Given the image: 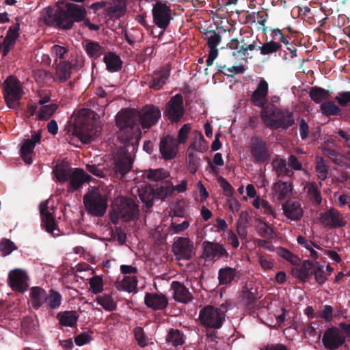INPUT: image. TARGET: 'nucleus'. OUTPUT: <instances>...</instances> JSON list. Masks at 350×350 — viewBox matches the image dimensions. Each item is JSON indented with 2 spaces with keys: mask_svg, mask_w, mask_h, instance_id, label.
Returning <instances> with one entry per match:
<instances>
[{
  "mask_svg": "<svg viewBox=\"0 0 350 350\" xmlns=\"http://www.w3.org/2000/svg\"><path fill=\"white\" fill-rule=\"evenodd\" d=\"M83 204L88 214L99 217L105 214L108 200L105 195L92 191L84 195Z\"/></svg>",
  "mask_w": 350,
  "mask_h": 350,
  "instance_id": "obj_7",
  "label": "nucleus"
},
{
  "mask_svg": "<svg viewBox=\"0 0 350 350\" xmlns=\"http://www.w3.org/2000/svg\"><path fill=\"white\" fill-rule=\"evenodd\" d=\"M81 128L75 126L73 134L77 137L83 144H90L98 135V127L95 125L93 120H81Z\"/></svg>",
  "mask_w": 350,
  "mask_h": 350,
  "instance_id": "obj_13",
  "label": "nucleus"
},
{
  "mask_svg": "<svg viewBox=\"0 0 350 350\" xmlns=\"http://www.w3.org/2000/svg\"><path fill=\"white\" fill-rule=\"evenodd\" d=\"M48 294L44 288L40 286L31 288L29 301L33 309L38 310L41 308L46 302Z\"/></svg>",
  "mask_w": 350,
  "mask_h": 350,
  "instance_id": "obj_27",
  "label": "nucleus"
},
{
  "mask_svg": "<svg viewBox=\"0 0 350 350\" xmlns=\"http://www.w3.org/2000/svg\"><path fill=\"white\" fill-rule=\"evenodd\" d=\"M85 51L87 54L92 59L99 58L105 52L103 46L97 42L89 41L86 43Z\"/></svg>",
  "mask_w": 350,
  "mask_h": 350,
  "instance_id": "obj_41",
  "label": "nucleus"
},
{
  "mask_svg": "<svg viewBox=\"0 0 350 350\" xmlns=\"http://www.w3.org/2000/svg\"><path fill=\"white\" fill-rule=\"evenodd\" d=\"M137 285V280L135 276H124L122 281L116 283V287L118 291L128 293L134 291Z\"/></svg>",
  "mask_w": 350,
  "mask_h": 350,
  "instance_id": "obj_37",
  "label": "nucleus"
},
{
  "mask_svg": "<svg viewBox=\"0 0 350 350\" xmlns=\"http://www.w3.org/2000/svg\"><path fill=\"white\" fill-rule=\"evenodd\" d=\"M250 38V36L241 37L240 40L238 38H232L228 42V48L234 50L232 52L233 56H239L241 57L244 51H245L244 48H246L245 46L250 42L247 40Z\"/></svg>",
  "mask_w": 350,
  "mask_h": 350,
  "instance_id": "obj_34",
  "label": "nucleus"
},
{
  "mask_svg": "<svg viewBox=\"0 0 350 350\" xmlns=\"http://www.w3.org/2000/svg\"><path fill=\"white\" fill-rule=\"evenodd\" d=\"M174 291V299L182 303H189L193 300V295L189 289L178 281H173L171 284Z\"/></svg>",
  "mask_w": 350,
  "mask_h": 350,
  "instance_id": "obj_28",
  "label": "nucleus"
},
{
  "mask_svg": "<svg viewBox=\"0 0 350 350\" xmlns=\"http://www.w3.org/2000/svg\"><path fill=\"white\" fill-rule=\"evenodd\" d=\"M312 275H314L316 282L322 286L327 280L328 275L325 273L324 266L319 262L315 261L311 271Z\"/></svg>",
  "mask_w": 350,
  "mask_h": 350,
  "instance_id": "obj_43",
  "label": "nucleus"
},
{
  "mask_svg": "<svg viewBox=\"0 0 350 350\" xmlns=\"http://www.w3.org/2000/svg\"><path fill=\"white\" fill-rule=\"evenodd\" d=\"M315 170L317 172V176L321 180H324L327 178L328 170L323 158H320V159L317 161Z\"/></svg>",
  "mask_w": 350,
  "mask_h": 350,
  "instance_id": "obj_62",
  "label": "nucleus"
},
{
  "mask_svg": "<svg viewBox=\"0 0 350 350\" xmlns=\"http://www.w3.org/2000/svg\"><path fill=\"white\" fill-rule=\"evenodd\" d=\"M260 117L267 126L273 130H286L295 123L293 113L288 109H280L273 104L269 105L260 112Z\"/></svg>",
  "mask_w": 350,
  "mask_h": 350,
  "instance_id": "obj_3",
  "label": "nucleus"
},
{
  "mask_svg": "<svg viewBox=\"0 0 350 350\" xmlns=\"http://www.w3.org/2000/svg\"><path fill=\"white\" fill-rule=\"evenodd\" d=\"M187 163L191 174H195L200 165V157L193 152L187 150Z\"/></svg>",
  "mask_w": 350,
  "mask_h": 350,
  "instance_id": "obj_51",
  "label": "nucleus"
},
{
  "mask_svg": "<svg viewBox=\"0 0 350 350\" xmlns=\"http://www.w3.org/2000/svg\"><path fill=\"white\" fill-rule=\"evenodd\" d=\"M107 70L110 72L120 71L122 68V61L120 57L113 52H108L103 57Z\"/></svg>",
  "mask_w": 350,
  "mask_h": 350,
  "instance_id": "obj_33",
  "label": "nucleus"
},
{
  "mask_svg": "<svg viewBox=\"0 0 350 350\" xmlns=\"http://www.w3.org/2000/svg\"><path fill=\"white\" fill-rule=\"evenodd\" d=\"M319 219L324 226L329 228H339L345 226L347 224L343 215L334 208L321 213Z\"/></svg>",
  "mask_w": 350,
  "mask_h": 350,
  "instance_id": "obj_19",
  "label": "nucleus"
},
{
  "mask_svg": "<svg viewBox=\"0 0 350 350\" xmlns=\"http://www.w3.org/2000/svg\"><path fill=\"white\" fill-rule=\"evenodd\" d=\"M46 303V306L50 309L58 308L62 303L61 294L53 289H50L49 295H48V298Z\"/></svg>",
  "mask_w": 350,
  "mask_h": 350,
  "instance_id": "obj_50",
  "label": "nucleus"
},
{
  "mask_svg": "<svg viewBox=\"0 0 350 350\" xmlns=\"http://www.w3.org/2000/svg\"><path fill=\"white\" fill-rule=\"evenodd\" d=\"M3 98L10 109H17L24 91L21 81L14 76H8L2 84Z\"/></svg>",
  "mask_w": 350,
  "mask_h": 350,
  "instance_id": "obj_6",
  "label": "nucleus"
},
{
  "mask_svg": "<svg viewBox=\"0 0 350 350\" xmlns=\"http://www.w3.org/2000/svg\"><path fill=\"white\" fill-rule=\"evenodd\" d=\"M16 249L17 247L14 243L10 239H3L0 241V252L4 256L10 254Z\"/></svg>",
  "mask_w": 350,
  "mask_h": 350,
  "instance_id": "obj_56",
  "label": "nucleus"
},
{
  "mask_svg": "<svg viewBox=\"0 0 350 350\" xmlns=\"http://www.w3.org/2000/svg\"><path fill=\"white\" fill-rule=\"evenodd\" d=\"M166 341L177 347L184 343L183 334L178 329H171L166 337Z\"/></svg>",
  "mask_w": 350,
  "mask_h": 350,
  "instance_id": "obj_48",
  "label": "nucleus"
},
{
  "mask_svg": "<svg viewBox=\"0 0 350 350\" xmlns=\"http://www.w3.org/2000/svg\"><path fill=\"white\" fill-rule=\"evenodd\" d=\"M269 92L268 83L261 79L256 87V89L252 92L250 101L253 105L260 107L263 111L269 104L267 103V95Z\"/></svg>",
  "mask_w": 350,
  "mask_h": 350,
  "instance_id": "obj_21",
  "label": "nucleus"
},
{
  "mask_svg": "<svg viewBox=\"0 0 350 350\" xmlns=\"http://www.w3.org/2000/svg\"><path fill=\"white\" fill-rule=\"evenodd\" d=\"M138 195L141 201L146 206V212H148L152 207L155 200L154 188L150 185L142 187L138 189Z\"/></svg>",
  "mask_w": 350,
  "mask_h": 350,
  "instance_id": "obj_31",
  "label": "nucleus"
},
{
  "mask_svg": "<svg viewBox=\"0 0 350 350\" xmlns=\"http://www.w3.org/2000/svg\"><path fill=\"white\" fill-rule=\"evenodd\" d=\"M72 172V169L70 167L63 164L57 165L53 169V173L60 183L67 182Z\"/></svg>",
  "mask_w": 350,
  "mask_h": 350,
  "instance_id": "obj_42",
  "label": "nucleus"
},
{
  "mask_svg": "<svg viewBox=\"0 0 350 350\" xmlns=\"http://www.w3.org/2000/svg\"><path fill=\"white\" fill-rule=\"evenodd\" d=\"M90 286L92 293H99L103 291V281L100 276L95 275L90 280Z\"/></svg>",
  "mask_w": 350,
  "mask_h": 350,
  "instance_id": "obj_59",
  "label": "nucleus"
},
{
  "mask_svg": "<svg viewBox=\"0 0 350 350\" xmlns=\"http://www.w3.org/2000/svg\"><path fill=\"white\" fill-rule=\"evenodd\" d=\"M207 149V146L205 144V140L201 133H198V136L193 139L187 148L188 151H198L203 152Z\"/></svg>",
  "mask_w": 350,
  "mask_h": 350,
  "instance_id": "obj_49",
  "label": "nucleus"
},
{
  "mask_svg": "<svg viewBox=\"0 0 350 350\" xmlns=\"http://www.w3.org/2000/svg\"><path fill=\"white\" fill-rule=\"evenodd\" d=\"M139 210L138 205L131 198L120 197L117 198L113 210L110 213V219L113 224H117L119 219L124 221H129L137 218Z\"/></svg>",
  "mask_w": 350,
  "mask_h": 350,
  "instance_id": "obj_5",
  "label": "nucleus"
},
{
  "mask_svg": "<svg viewBox=\"0 0 350 350\" xmlns=\"http://www.w3.org/2000/svg\"><path fill=\"white\" fill-rule=\"evenodd\" d=\"M159 150L164 159H174L177 154L176 140L170 135H166L160 142Z\"/></svg>",
  "mask_w": 350,
  "mask_h": 350,
  "instance_id": "obj_23",
  "label": "nucleus"
},
{
  "mask_svg": "<svg viewBox=\"0 0 350 350\" xmlns=\"http://www.w3.org/2000/svg\"><path fill=\"white\" fill-rule=\"evenodd\" d=\"M72 65L68 61L60 62L56 68V75L61 83L66 81L71 75Z\"/></svg>",
  "mask_w": 350,
  "mask_h": 350,
  "instance_id": "obj_36",
  "label": "nucleus"
},
{
  "mask_svg": "<svg viewBox=\"0 0 350 350\" xmlns=\"http://www.w3.org/2000/svg\"><path fill=\"white\" fill-rule=\"evenodd\" d=\"M28 280L29 277L25 271L21 269H15L9 272L8 283L13 291L24 293L29 287Z\"/></svg>",
  "mask_w": 350,
  "mask_h": 350,
  "instance_id": "obj_16",
  "label": "nucleus"
},
{
  "mask_svg": "<svg viewBox=\"0 0 350 350\" xmlns=\"http://www.w3.org/2000/svg\"><path fill=\"white\" fill-rule=\"evenodd\" d=\"M282 210L286 217L298 221L303 216L301 204L297 201L287 200L282 204Z\"/></svg>",
  "mask_w": 350,
  "mask_h": 350,
  "instance_id": "obj_29",
  "label": "nucleus"
},
{
  "mask_svg": "<svg viewBox=\"0 0 350 350\" xmlns=\"http://www.w3.org/2000/svg\"><path fill=\"white\" fill-rule=\"evenodd\" d=\"M281 47L282 45L280 42L270 40L264 42L260 46H258V49L262 55H267L278 51Z\"/></svg>",
  "mask_w": 350,
  "mask_h": 350,
  "instance_id": "obj_47",
  "label": "nucleus"
},
{
  "mask_svg": "<svg viewBox=\"0 0 350 350\" xmlns=\"http://www.w3.org/2000/svg\"><path fill=\"white\" fill-rule=\"evenodd\" d=\"M257 231L262 238L270 239L273 237V230L265 222L260 221L257 226Z\"/></svg>",
  "mask_w": 350,
  "mask_h": 350,
  "instance_id": "obj_58",
  "label": "nucleus"
},
{
  "mask_svg": "<svg viewBox=\"0 0 350 350\" xmlns=\"http://www.w3.org/2000/svg\"><path fill=\"white\" fill-rule=\"evenodd\" d=\"M240 271L235 268L225 267L218 271V280L220 285H228L239 279Z\"/></svg>",
  "mask_w": 350,
  "mask_h": 350,
  "instance_id": "obj_30",
  "label": "nucleus"
},
{
  "mask_svg": "<svg viewBox=\"0 0 350 350\" xmlns=\"http://www.w3.org/2000/svg\"><path fill=\"white\" fill-rule=\"evenodd\" d=\"M160 118L161 111L153 105H147L139 111L133 109L120 111L116 118L119 128L118 139L129 143L128 146L131 148V150H135L142 137L138 122L143 129H149L156 124Z\"/></svg>",
  "mask_w": 350,
  "mask_h": 350,
  "instance_id": "obj_1",
  "label": "nucleus"
},
{
  "mask_svg": "<svg viewBox=\"0 0 350 350\" xmlns=\"http://www.w3.org/2000/svg\"><path fill=\"white\" fill-rule=\"evenodd\" d=\"M96 301L107 311H113L117 308L116 303L113 301L111 295L109 294L97 296Z\"/></svg>",
  "mask_w": 350,
  "mask_h": 350,
  "instance_id": "obj_46",
  "label": "nucleus"
},
{
  "mask_svg": "<svg viewBox=\"0 0 350 350\" xmlns=\"http://www.w3.org/2000/svg\"><path fill=\"white\" fill-rule=\"evenodd\" d=\"M62 4V6L58 5L55 9H46V14L43 17V21L46 25L70 29L75 22L85 19L87 12L81 5L64 2Z\"/></svg>",
  "mask_w": 350,
  "mask_h": 350,
  "instance_id": "obj_2",
  "label": "nucleus"
},
{
  "mask_svg": "<svg viewBox=\"0 0 350 350\" xmlns=\"http://www.w3.org/2000/svg\"><path fill=\"white\" fill-rule=\"evenodd\" d=\"M221 42V36L219 33L215 31L210 35L208 38H206L207 46L209 48V51H218L217 46Z\"/></svg>",
  "mask_w": 350,
  "mask_h": 350,
  "instance_id": "obj_57",
  "label": "nucleus"
},
{
  "mask_svg": "<svg viewBox=\"0 0 350 350\" xmlns=\"http://www.w3.org/2000/svg\"><path fill=\"white\" fill-rule=\"evenodd\" d=\"M152 14L154 24L161 29H166L172 20L170 7L161 1L154 4Z\"/></svg>",
  "mask_w": 350,
  "mask_h": 350,
  "instance_id": "obj_10",
  "label": "nucleus"
},
{
  "mask_svg": "<svg viewBox=\"0 0 350 350\" xmlns=\"http://www.w3.org/2000/svg\"><path fill=\"white\" fill-rule=\"evenodd\" d=\"M314 262L309 260L302 261L300 267H295L291 269L292 275L299 280L302 282H306L310 280L312 276V270Z\"/></svg>",
  "mask_w": 350,
  "mask_h": 350,
  "instance_id": "obj_25",
  "label": "nucleus"
},
{
  "mask_svg": "<svg viewBox=\"0 0 350 350\" xmlns=\"http://www.w3.org/2000/svg\"><path fill=\"white\" fill-rule=\"evenodd\" d=\"M297 243L300 244L301 245H303L306 249L309 250L310 252V256L311 258H312L314 260H317L319 258V254L317 251H315L313 247H315L318 250H322V248L314 243L312 241H308L303 236H298L297 238Z\"/></svg>",
  "mask_w": 350,
  "mask_h": 350,
  "instance_id": "obj_44",
  "label": "nucleus"
},
{
  "mask_svg": "<svg viewBox=\"0 0 350 350\" xmlns=\"http://www.w3.org/2000/svg\"><path fill=\"white\" fill-rule=\"evenodd\" d=\"M272 165L278 174V176H289L291 171L287 167L286 161L284 159H275L273 161Z\"/></svg>",
  "mask_w": 350,
  "mask_h": 350,
  "instance_id": "obj_53",
  "label": "nucleus"
},
{
  "mask_svg": "<svg viewBox=\"0 0 350 350\" xmlns=\"http://www.w3.org/2000/svg\"><path fill=\"white\" fill-rule=\"evenodd\" d=\"M278 253L280 256L288 260L293 265H299L301 259L291 252L284 247H279Z\"/></svg>",
  "mask_w": 350,
  "mask_h": 350,
  "instance_id": "obj_55",
  "label": "nucleus"
},
{
  "mask_svg": "<svg viewBox=\"0 0 350 350\" xmlns=\"http://www.w3.org/2000/svg\"><path fill=\"white\" fill-rule=\"evenodd\" d=\"M56 317L61 327H72L77 325L79 315L75 310H66L59 312Z\"/></svg>",
  "mask_w": 350,
  "mask_h": 350,
  "instance_id": "obj_32",
  "label": "nucleus"
},
{
  "mask_svg": "<svg viewBox=\"0 0 350 350\" xmlns=\"http://www.w3.org/2000/svg\"><path fill=\"white\" fill-rule=\"evenodd\" d=\"M170 76V68L166 66L148 75L146 83L150 89L159 90L167 83Z\"/></svg>",
  "mask_w": 350,
  "mask_h": 350,
  "instance_id": "obj_20",
  "label": "nucleus"
},
{
  "mask_svg": "<svg viewBox=\"0 0 350 350\" xmlns=\"http://www.w3.org/2000/svg\"><path fill=\"white\" fill-rule=\"evenodd\" d=\"M41 216V226L46 231L56 237L59 234V229L52 213L48 210V202H42L39 205Z\"/></svg>",
  "mask_w": 350,
  "mask_h": 350,
  "instance_id": "obj_18",
  "label": "nucleus"
},
{
  "mask_svg": "<svg viewBox=\"0 0 350 350\" xmlns=\"http://www.w3.org/2000/svg\"><path fill=\"white\" fill-rule=\"evenodd\" d=\"M278 199L279 200H284L292 190L291 185L287 182L281 180L277 182L274 185Z\"/></svg>",
  "mask_w": 350,
  "mask_h": 350,
  "instance_id": "obj_45",
  "label": "nucleus"
},
{
  "mask_svg": "<svg viewBox=\"0 0 350 350\" xmlns=\"http://www.w3.org/2000/svg\"><path fill=\"white\" fill-rule=\"evenodd\" d=\"M42 138V130L31 132V138L24 139L20 148V155L23 161L31 165L33 162L32 154L35 146L40 144Z\"/></svg>",
  "mask_w": 350,
  "mask_h": 350,
  "instance_id": "obj_15",
  "label": "nucleus"
},
{
  "mask_svg": "<svg viewBox=\"0 0 350 350\" xmlns=\"http://www.w3.org/2000/svg\"><path fill=\"white\" fill-rule=\"evenodd\" d=\"M250 150L253 161L255 163H267L271 159V151L267 142L262 137L252 136L250 139Z\"/></svg>",
  "mask_w": 350,
  "mask_h": 350,
  "instance_id": "obj_9",
  "label": "nucleus"
},
{
  "mask_svg": "<svg viewBox=\"0 0 350 350\" xmlns=\"http://www.w3.org/2000/svg\"><path fill=\"white\" fill-rule=\"evenodd\" d=\"M170 176V173L163 169L159 168L155 170H150L146 174V177L150 180L159 181L167 178Z\"/></svg>",
  "mask_w": 350,
  "mask_h": 350,
  "instance_id": "obj_52",
  "label": "nucleus"
},
{
  "mask_svg": "<svg viewBox=\"0 0 350 350\" xmlns=\"http://www.w3.org/2000/svg\"><path fill=\"white\" fill-rule=\"evenodd\" d=\"M172 189L171 187L160 186L154 189L155 199L163 200L169 196H171Z\"/></svg>",
  "mask_w": 350,
  "mask_h": 350,
  "instance_id": "obj_64",
  "label": "nucleus"
},
{
  "mask_svg": "<svg viewBox=\"0 0 350 350\" xmlns=\"http://www.w3.org/2000/svg\"><path fill=\"white\" fill-rule=\"evenodd\" d=\"M227 310L226 304H221L220 308L211 305L205 306L199 312L200 324L206 329L217 330L222 327L226 320Z\"/></svg>",
  "mask_w": 350,
  "mask_h": 350,
  "instance_id": "obj_4",
  "label": "nucleus"
},
{
  "mask_svg": "<svg viewBox=\"0 0 350 350\" xmlns=\"http://www.w3.org/2000/svg\"><path fill=\"white\" fill-rule=\"evenodd\" d=\"M20 25L16 23L12 25L7 31L4 38V42L9 44H15L16 40L19 36Z\"/></svg>",
  "mask_w": 350,
  "mask_h": 350,
  "instance_id": "obj_54",
  "label": "nucleus"
},
{
  "mask_svg": "<svg viewBox=\"0 0 350 350\" xmlns=\"http://www.w3.org/2000/svg\"><path fill=\"white\" fill-rule=\"evenodd\" d=\"M202 247L203 257L206 260L216 261L222 258H227L229 257L228 252L224 246L219 243L204 241Z\"/></svg>",
  "mask_w": 350,
  "mask_h": 350,
  "instance_id": "obj_17",
  "label": "nucleus"
},
{
  "mask_svg": "<svg viewBox=\"0 0 350 350\" xmlns=\"http://www.w3.org/2000/svg\"><path fill=\"white\" fill-rule=\"evenodd\" d=\"M120 141L123 144L124 148L122 151L113 161L112 172L116 178L124 180L126 179V174L132 169L133 161L132 159L131 153L135 152L137 148L132 151L131 148L127 146L129 144V143L123 140Z\"/></svg>",
  "mask_w": 350,
  "mask_h": 350,
  "instance_id": "obj_8",
  "label": "nucleus"
},
{
  "mask_svg": "<svg viewBox=\"0 0 350 350\" xmlns=\"http://www.w3.org/2000/svg\"><path fill=\"white\" fill-rule=\"evenodd\" d=\"M185 113L183 98L180 94L172 96L167 102L164 115L172 123L181 120Z\"/></svg>",
  "mask_w": 350,
  "mask_h": 350,
  "instance_id": "obj_11",
  "label": "nucleus"
},
{
  "mask_svg": "<svg viewBox=\"0 0 350 350\" xmlns=\"http://www.w3.org/2000/svg\"><path fill=\"white\" fill-rule=\"evenodd\" d=\"M191 129L190 124H185L181 126L178 133V143L185 144L187 142Z\"/></svg>",
  "mask_w": 350,
  "mask_h": 350,
  "instance_id": "obj_63",
  "label": "nucleus"
},
{
  "mask_svg": "<svg viewBox=\"0 0 350 350\" xmlns=\"http://www.w3.org/2000/svg\"><path fill=\"white\" fill-rule=\"evenodd\" d=\"M91 176L87 174L83 169L75 168L72 171L68 180V190L74 191L78 189L84 183L88 182Z\"/></svg>",
  "mask_w": 350,
  "mask_h": 350,
  "instance_id": "obj_26",
  "label": "nucleus"
},
{
  "mask_svg": "<svg viewBox=\"0 0 350 350\" xmlns=\"http://www.w3.org/2000/svg\"><path fill=\"white\" fill-rule=\"evenodd\" d=\"M172 252L178 260H191L195 254L193 241L187 237H178L172 245Z\"/></svg>",
  "mask_w": 350,
  "mask_h": 350,
  "instance_id": "obj_12",
  "label": "nucleus"
},
{
  "mask_svg": "<svg viewBox=\"0 0 350 350\" xmlns=\"http://www.w3.org/2000/svg\"><path fill=\"white\" fill-rule=\"evenodd\" d=\"M217 66L219 67L217 73H222L228 77H232V75L241 74L245 71V68H244L243 66H233L231 68H226L227 71L230 72V74H228V73L224 72L221 70V68H226V66L225 64L222 65V64H219L217 65Z\"/></svg>",
  "mask_w": 350,
  "mask_h": 350,
  "instance_id": "obj_60",
  "label": "nucleus"
},
{
  "mask_svg": "<svg viewBox=\"0 0 350 350\" xmlns=\"http://www.w3.org/2000/svg\"><path fill=\"white\" fill-rule=\"evenodd\" d=\"M57 108L58 105L55 103L42 105L38 112L36 120L39 121L48 120L55 113Z\"/></svg>",
  "mask_w": 350,
  "mask_h": 350,
  "instance_id": "obj_40",
  "label": "nucleus"
},
{
  "mask_svg": "<svg viewBox=\"0 0 350 350\" xmlns=\"http://www.w3.org/2000/svg\"><path fill=\"white\" fill-rule=\"evenodd\" d=\"M144 303L148 308L154 310H162L167 306L168 299L161 293H147L144 297Z\"/></svg>",
  "mask_w": 350,
  "mask_h": 350,
  "instance_id": "obj_24",
  "label": "nucleus"
},
{
  "mask_svg": "<svg viewBox=\"0 0 350 350\" xmlns=\"http://www.w3.org/2000/svg\"><path fill=\"white\" fill-rule=\"evenodd\" d=\"M126 10V0H109L105 9V16L112 21L118 20L125 15Z\"/></svg>",
  "mask_w": 350,
  "mask_h": 350,
  "instance_id": "obj_22",
  "label": "nucleus"
},
{
  "mask_svg": "<svg viewBox=\"0 0 350 350\" xmlns=\"http://www.w3.org/2000/svg\"><path fill=\"white\" fill-rule=\"evenodd\" d=\"M322 342L326 349L336 350L345 342V336L339 328L332 327L325 331Z\"/></svg>",
  "mask_w": 350,
  "mask_h": 350,
  "instance_id": "obj_14",
  "label": "nucleus"
},
{
  "mask_svg": "<svg viewBox=\"0 0 350 350\" xmlns=\"http://www.w3.org/2000/svg\"><path fill=\"white\" fill-rule=\"evenodd\" d=\"M322 187L321 181L319 182L318 185L315 182H310L307 184V193L310 197V200L319 205L322 202V197L320 191V188Z\"/></svg>",
  "mask_w": 350,
  "mask_h": 350,
  "instance_id": "obj_38",
  "label": "nucleus"
},
{
  "mask_svg": "<svg viewBox=\"0 0 350 350\" xmlns=\"http://www.w3.org/2000/svg\"><path fill=\"white\" fill-rule=\"evenodd\" d=\"M256 290L253 288L248 289L245 288L243 291L242 299L247 308L250 310L255 311L256 308L257 298L255 295Z\"/></svg>",
  "mask_w": 350,
  "mask_h": 350,
  "instance_id": "obj_39",
  "label": "nucleus"
},
{
  "mask_svg": "<svg viewBox=\"0 0 350 350\" xmlns=\"http://www.w3.org/2000/svg\"><path fill=\"white\" fill-rule=\"evenodd\" d=\"M309 96L315 103H322L330 97V92L323 88L314 86L310 88Z\"/></svg>",
  "mask_w": 350,
  "mask_h": 350,
  "instance_id": "obj_35",
  "label": "nucleus"
},
{
  "mask_svg": "<svg viewBox=\"0 0 350 350\" xmlns=\"http://www.w3.org/2000/svg\"><path fill=\"white\" fill-rule=\"evenodd\" d=\"M134 335L139 346L144 347L148 345V338L142 327H136L134 329Z\"/></svg>",
  "mask_w": 350,
  "mask_h": 350,
  "instance_id": "obj_61",
  "label": "nucleus"
}]
</instances>
